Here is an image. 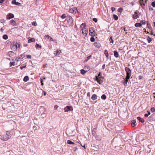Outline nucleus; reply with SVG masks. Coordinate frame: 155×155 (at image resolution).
Segmentation results:
<instances>
[{
  "mask_svg": "<svg viewBox=\"0 0 155 155\" xmlns=\"http://www.w3.org/2000/svg\"><path fill=\"white\" fill-rule=\"evenodd\" d=\"M123 8H118L117 10V11L119 12H121L123 11Z\"/></svg>",
  "mask_w": 155,
  "mask_h": 155,
  "instance_id": "obj_37",
  "label": "nucleus"
},
{
  "mask_svg": "<svg viewBox=\"0 0 155 155\" xmlns=\"http://www.w3.org/2000/svg\"><path fill=\"white\" fill-rule=\"evenodd\" d=\"M90 40L92 42H93L94 41L95 39L94 38V37L92 36V37L91 38Z\"/></svg>",
  "mask_w": 155,
  "mask_h": 155,
  "instance_id": "obj_40",
  "label": "nucleus"
},
{
  "mask_svg": "<svg viewBox=\"0 0 155 155\" xmlns=\"http://www.w3.org/2000/svg\"><path fill=\"white\" fill-rule=\"evenodd\" d=\"M0 31L1 32H3L4 31V29L2 28L0 29Z\"/></svg>",
  "mask_w": 155,
  "mask_h": 155,
  "instance_id": "obj_59",
  "label": "nucleus"
},
{
  "mask_svg": "<svg viewBox=\"0 0 155 155\" xmlns=\"http://www.w3.org/2000/svg\"><path fill=\"white\" fill-rule=\"evenodd\" d=\"M5 21V20L4 19H2L0 20V22L2 23H4Z\"/></svg>",
  "mask_w": 155,
  "mask_h": 155,
  "instance_id": "obj_47",
  "label": "nucleus"
},
{
  "mask_svg": "<svg viewBox=\"0 0 155 155\" xmlns=\"http://www.w3.org/2000/svg\"><path fill=\"white\" fill-rule=\"evenodd\" d=\"M29 79V78L27 76H26L25 77H24L23 79V81L25 82H27L28 81Z\"/></svg>",
  "mask_w": 155,
  "mask_h": 155,
  "instance_id": "obj_22",
  "label": "nucleus"
},
{
  "mask_svg": "<svg viewBox=\"0 0 155 155\" xmlns=\"http://www.w3.org/2000/svg\"><path fill=\"white\" fill-rule=\"evenodd\" d=\"M101 98L103 100H105L106 98V97L105 94H103L101 96Z\"/></svg>",
  "mask_w": 155,
  "mask_h": 155,
  "instance_id": "obj_32",
  "label": "nucleus"
},
{
  "mask_svg": "<svg viewBox=\"0 0 155 155\" xmlns=\"http://www.w3.org/2000/svg\"><path fill=\"white\" fill-rule=\"evenodd\" d=\"M145 21L143 20H142L140 21V23L141 24V25H145Z\"/></svg>",
  "mask_w": 155,
  "mask_h": 155,
  "instance_id": "obj_41",
  "label": "nucleus"
},
{
  "mask_svg": "<svg viewBox=\"0 0 155 155\" xmlns=\"http://www.w3.org/2000/svg\"><path fill=\"white\" fill-rule=\"evenodd\" d=\"M91 55L90 56H88L87 57V59H90L91 58Z\"/></svg>",
  "mask_w": 155,
  "mask_h": 155,
  "instance_id": "obj_56",
  "label": "nucleus"
},
{
  "mask_svg": "<svg viewBox=\"0 0 155 155\" xmlns=\"http://www.w3.org/2000/svg\"><path fill=\"white\" fill-rule=\"evenodd\" d=\"M21 58L20 57H17V58H15V61H19L20 60V59H21Z\"/></svg>",
  "mask_w": 155,
  "mask_h": 155,
  "instance_id": "obj_42",
  "label": "nucleus"
},
{
  "mask_svg": "<svg viewBox=\"0 0 155 155\" xmlns=\"http://www.w3.org/2000/svg\"><path fill=\"white\" fill-rule=\"evenodd\" d=\"M32 25H34V26H37V22H36V21H33L32 23Z\"/></svg>",
  "mask_w": 155,
  "mask_h": 155,
  "instance_id": "obj_43",
  "label": "nucleus"
},
{
  "mask_svg": "<svg viewBox=\"0 0 155 155\" xmlns=\"http://www.w3.org/2000/svg\"><path fill=\"white\" fill-rule=\"evenodd\" d=\"M91 98L92 100L94 101L97 99V96L96 94H94L92 96Z\"/></svg>",
  "mask_w": 155,
  "mask_h": 155,
  "instance_id": "obj_13",
  "label": "nucleus"
},
{
  "mask_svg": "<svg viewBox=\"0 0 155 155\" xmlns=\"http://www.w3.org/2000/svg\"><path fill=\"white\" fill-rule=\"evenodd\" d=\"M14 15L11 13H9L6 16V18L8 19H10L12 18H13L14 17Z\"/></svg>",
  "mask_w": 155,
  "mask_h": 155,
  "instance_id": "obj_6",
  "label": "nucleus"
},
{
  "mask_svg": "<svg viewBox=\"0 0 155 155\" xmlns=\"http://www.w3.org/2000/svg\"><path fill=\"white\" fill-rule=\"evenodd\" d=\"M125 70L126 73V77L130 78L131 75V70L127 67H126Z\"/></svg>",
  "mask_w": 155,
  "mask_h": 155,
  "instance_id": "obj_1",
  "label": "nucleus"
},
{
  "mask_svg": "<svg viewBox=\"0 0 155 155\" xmlns=\"http://www.w3.org/2000/svg\"><path fill=\"white\" fill-rule=\"evenodd\" d=\"M93 20L95 22H97V19L96 18H94L93 19Z\"/></svg>",
  "mask_w": 155,
  "mask_h": 155,
  "instance_id": "obj_46",
  "label": "nucleus"
},
{
  "mask_svg": "<svg viewBox=\"0 0 155 155\" xmlns=\"http://www.w3.org/2000/svg\"><path fill=\"white\" fill-rule=\"evenodd\" d=\"M136 122V121L135 120H132L131 122V124L132 126L133 127H134L136 125L135 123Z\"/></svg>",
  "mask_w": 155,
  "mask_h": 155,
  "instance_id": "obj_17",
  "label": "nucleus"
},
{
  "mask_svg": "<svg viewBox=\"0 0 155 155\" xmlns=\"http://www.w3.org/2000/svg\"><path fill=\"white\" fill-rule=\"evenodd\" d=\"M123 79L124 80V81L123 82V84L124 86H126L127 83L128 81V80L130 78L126 77L125 78H123Z\"/></svg>",
  "mask_w": 155,
  "mask_h": 155,
  "instance_id": "obj_9",
  "label": "nucleus"
},
{
  "mask_svg": "<svg viewBox=\"0 0 155 155\" xmlns=\"http://www.w3.org/2000/svg\"><path fill=\"white\" fill-rule=\"evenodd\" d=\"M20 56L21 57H25V56H24V54H21L20 55Z\"/></svg>",
  "mask_w": 155,
  "mask_h": 155,
  "instance_id": "obj_64",
  "label": "nucleus"
},
{
  "mask_svg": "<svg viewBox=\"0 0 155 155\" xmlns=\"http://www.w3.org/2000/svg\"><path fill=\"white\" fill-rule=\"evenodd\" d=\"M147 40L148 41V43H150L152 41V39L150 38L149 36H148L147 38Z\"/></svg>",
  "mask_w": 155,
  "mask_h": 155,
  "instance_id": "obj_29",
  "label": "nucleus"
},
{
  "mask_svg": "<svg viewBox=\"0 0 155 155\" xmlns=\"http://www.w3.org/2000/svg\"><path fill=\"white\" fill-rule=\"evenodd\" d=\"M77 11H78L77 10V8H71L69 11V12L71 13H75Z\"/></svg>",
  "mask_w": 155,
  "mask_h": 155,
  "instance_id": "obj_10",
  "label": "nucleus"
},
{
  "mask_svg": "<svg viewBox=\"0 0 155 155\" xmlns=\"http://www.w3.org/2000/svg\"><path fill=\"white\" fill-rule=\"evenodd\" d=\"M73 110V108L71 106H67L64 109L65 112H68L69 111H72Z\"/></svg>",
  "mask_w": 155,
  "mask_h": 155,
  "instance_id": "obj_3",
  "label": "nucleus"
},
{
  "mask_svg": "<svg viewBox=\"0 0 155 155\" xmlns=\"http://www.w3.org/2000/svg\"><path fill=\"white\" fill-rule=\"evenodd\" d=\"M20 44H17V48H20Z\"/></svg>",
  "mask_w": 155,
  "mask_h": 155,
  "instance_id": "obj_54",
  "label": "nucleus"
},
{
  "mask_svg": "<svg viewBox=\"0 0 155 155\" xmlns=\"http://www.w3.org/2000/svg\"><path fill=\"white\" fill-rule=\"evenodd\" d=\"M66 17V15L64 14H63L61 16V18L63 19L65 18Z\"/></svg>",
  "mask_w": 155,
  "mask_h": 155,
  "instance_id": "obj_39",
  "label": "nucleus"
},
{
  "mask_svg": "<svg viewBox=\"0 0 155 155\" xmlns=\"http://www.w3.org/2000/svg\"><path fill=\"white\" fill-rule=\"evenodd\" d=\"M100 78L98 77L97 76H96V81H97V82L100 84H101V79H99Z\"/></svg>",
  "mask_w": 155,
  "mask_h": 155,
  "instance_id": "obj_15",
  "label": "nucleus"
},
{
  "mask_svg": "<svg viewBox=\"0 0 155 155\" xmlns=\"http://www.w3.org/2000/svg\"><path fill=\"white\" fill-rule=\"evenodd\" d=\"M6 134L8 136H10L12 135V132L10 131H8L6 132Z\"/></svg>",
  "mask_w": 155,
  "mask_h": 155,
  "instance_id": "obj_25",
  "label": "nucleus"
},
{
  "mask_svg": "<svg viewBox=\"0 0 155 155\" xmlns=\"http://www.w3.org/2000/svg\"><path fill=\"white\" fill-rule=\"evenodd\" d=\"M67 20L69 23H72L73 21V20L72 17L70 16H68L67 17Z\"/></svg>",
  "mask_w": 155,
  "mask_h": 155,
  "instance_id": "obj_7",
  "label": "nucleus"
},
{
  "mask_svg": "<svg viewBox=\"0 0 155 155\" xmlns=\"http://www.w3.org/2000/svg\"><path fill=\"white\" fill-rule=\"evenodd\" d=\"M148 114H144V116L145 117H148Z\"/></svg>",
  "mask_w": 155,
  "mask_h": 155,
  "instance_id": "obj_57",
  "label": "nucleus"
},
{
  "mask_svg": "<svg viewBox=\"0 0 155 155\" xmlns=\"http://www.w3.org/2000/svg\"><path fill=\"white\" fill-rule=\"evenodd\" d=\"M11 49L13 51L16 50L17 48V44L15 42H12L11 45Z\"/></svg>",
  "mask_w": 155,
  "mask_h": 155,
  "instance_id": "obj_2",
  "label": "nucleus"
},
{
  "mask_svg": "<svg viewBox=\"0 0 155 155\" xmlns=\"http://www.w3.org/2000/svg\"><path fill=\"white\" fill-rule=\"evenodd\" d=\"M86 25L85 23H82L80 27L81 28V29H83L84 28H85Z\"/></svg>",
  "mask_w": 155,
  "mask_h": 155,
  "instance_id": "obj_27",
  "label": "nucleus"
},
{
  "mask_svg": "<svg viewBox=\"0 0 155 155\" xmlns=\"http://www.w3.org/2000/svg\"><path fill=\"white\" fill-rule=\"evenodd\" d=\"M94 45L97 48H100L101 46V45L99 43L95 42Z\"/></svg>",
  "mask_w": 155,
  "mask_h": 155,
  "instance_id": "obj_16",
  "label": "nucleus"
},
{
  "mask_svg": "<svg viewBox=\"0 0 155 155\" xmlns=\"http://www.w3.org/2000/svg\"><path fill=\"white\" fill-rule=\"evenodd\" d=\"M138 18H139V16L137 15L134 14L133 16V18L134 19H137Z\"/></svg>",
  "mask_w": 155,
  "mask_h": 155,
  "instance_id": "obj_30",
  "label": "nucleus"
},
{
  "mask_svg": "<svg viewBox=\"0 0 155 155\" xmlns=\"http://www.w3.org/2000/svg\"><path fill=\"white\" fill-rule=\"evenodd\" d=\"M77 148L76 147H74L73 148V150L74 151H75L77 150Z\"/></svg>",
  "mask_w": 155,
  "mask_h": 155,
  "instance_id": "obj_53",
  "label": "nucleus"
},
{
  "mask_svg": "<svg viewBox=\"0 0 155 155\" xmlns=\"http://www.w3.org/2000/svg\"><path fill=\"white\" fill-rule=\"evenodd\" d=\"M3 38L5 40H7L8 39V36L6 35H4L3 36Z\"/></svg>",
  "mask_w": 155,
  "mask_h": 155,
  "instance_id": "obj_31",
  "label": "nucleus"
},
{
  "mask_svg": "<svg viewBox=\"0 0 155 155\" xmlns=\"http://www.w3.org/2000/svg\"><path fill=\"white\" fill-rule=\"evenodd\" d=\"M35 41V40L34 38H31L28 40V42L31 43V42H34Z\"/></svg>",
  "mask_w": 155,
  "mask_h": 155,
  "instance_id": "obj_23",
  "label": "nucleus"
},
{
  "mask_svg": "<svg viewBox=\"0 0 155 155\" xmlns=\"http://www.w3.org/2000/svg\"><path fill=\"white\" fill-rule=\"evenodd\" d=\"M94 28H90L89 29V35L90 36L94 37L95 35V33Z\"/></svg>",
  "mask_w": 155,
  "mask_h": 155,
  "instance_id": "obj_4",
  "label": "nucleus"
},
{
  "mask_svg": "<svg viewBox=\"0 0 155 155\" xmlns=\"http://www.w3.org/2000/svg\"><path fill=\"white\" fill-rule=\"evenodd\" d=\"M10 21L11 24L13 26H15L16 25V23L14 20H11Z\"/></svg>",
  "mask_w": 155,
  "mask_h": 155,
  "instance_id": "obj_14",
  "label": "nucleus"
},
{
  "mask_svg": "<svg viewBox=\"0 0 155 155\" xmlns=\"http://www.w3.org/2000/svg\"><path fill=\"white\" fill-rule=\"evenodd\" d=\"M67 143L69 144H74V143L72 142L71 140H67Z\"/></svg>",
  "mask_w": 155,
  "mask_h": 155,
  "instance_id": "obj_28",
  "label": "nucleus"
},
{
  "mask_svg": "<svg viewBox=\"0 0 155 155\" xmlns=\"http://www.w3.org/2000/svg\"><path fill=\"white\" fill-rule=\"evenodd\" d=\"M151 111L152 112H153L155 111V109L154 107H152L151 108Z\"/></svg>",
  "mask_w": 155,
  "mask_h": 155,
  "instance_id": "obj_44",
  "label": "nucleus"
},
{
  "mask_svg": "<svg viewBox=\"0 0 155 155\" xmlns=\"http://www.w3.org/2000/svg\"><path fill=\"white\" fill-rule=\"evenodd\" d=\"M40 82L41 83V85L43 86V85L44 84L43 82V80L42 79H40Z\"/></svg>",
  "mask_w": 155,
  "mask_h": 155,
  "instance_id": "obj_49",
  "label": "nucleus"
},
{
  "mask_svg": "<svg viewBox=\"0 0 155 155\" xmlns=\"http://www.w3.org/2000/svg\"><path fill=\"white\" fill-rule=\"evenodd\" d=\"M115 8H114V7L111 8V10L113 12L114 11H115Z\"/></svg>",
  "mask_w": 155,
  "mask_h": 155,
  "instance_id": "obj_51",
  "label": "nucleus"
},
{
  "mask_svg": "<svg viewBox=\"0 0 155 155\" xmlns=\"http://www.w3.org/2000/svg\"><path fill=\"white\" fill-rule=\"evenodd\" d=\"M114 56L116 58H117L119 56V54L118 52L116 51H114Z\"/></svg>",
  "mask_w": 155,
  "mask_h": 155,
  "instance_id": "obj_19",
  "label": "nucleus"
},
{
  "mask_svg": "<svg viewBox=\"0 0 155 155\" xmlns=\"http://www.w3.org/2000/svg\"><path fill=\"white\" fill-rule=\"evenodd\" d=\"M14 52L12 51H9L8 52V55L10 57H11L13 55Z\"/></svg>",
  "mask_w": 155,
  "mask_h": 155,
  "instance_id": "obj_24",
  "label": "nucleus"
},
{
  "mask_svg": "<svg viewBox=\"0 0 155 155\" xmlns=\"http://www.w3.org/2000/svg\"><path fill=\"white\" fill-rule=\"evenodd\" d=\"M41 45H39V44H36L35 45V47L36 48H41Z\"/></svg>",
  "mask_w": 155,
  "mask_h": 155,
  "instance_id": "obj_36",
  "label": "nucleus"
},
{
  "mask_svg": "<svg viewBox=\"0 0 155 155\" xmlns=\"http://www.w3.org/2000/svg\"><path fill=\"white\" fill-rule=\"evenodd\" d=\"M3 135H0V139H1L2 140V139H3Z\"/></svg>",
  "mask_w": 155,
  "mask_h": 155,
  "instance_id": "obj_58",
  "label": "nucleus"
},
{
  "mask_svg": "<svg viewBox=\"0 0 155 155\" xmlns=\"http://www.w3.org/2000/svg\"><path fill=\"white\" fill-rule=\"evenodd\" d=\"M12 4H15L16 5H17L18 6H21V3H19L18 2H17L16 1V0H13L12 1Z\"/></svg>",
  "mask_w": 155,
  "mask_h": 155,
  "instance_id": "obj_11",
  "label": "nucleus"
},
{
  "mask_svg": "<svg viewBox=\"0 0 155 155\" xmlns=\"http://www.w3.org/2000/svg\"><path fill=\"white\" fill-rule=\"evenodd\" d=\"M135 26L136 27H139L140 28L142 26V25L141 23H136L135 24Z\"/></svg>",
  "mask_w": 155,
  "mask_h": 155,
  "instance_id": "obj_21",
  "label": "nucleus"
},
{
  "mask_svg": "<svg viewBox=\"0 0 155 155\" xmlns=\"http://www.w3.org/2000/svg\"><path fill=\"white\" fill-rule=\"evenodd\" d=\"M44 38L45 39H46L47 40H48V39L49 38L50 41H54L53 39L49 35H45Z\"/></svg>",
  "mask_w": 155,
  "mask_h": 155,
  "instance_id": "obj_8",
  "label": "nucleus"
},
{
  "mask_svg": "<svg viewBox=\"0 0 155 155\" xmlns=\"http://www.w3.org/2000/svg\"><path fill=\"white\" fill-rule=\"evenodd\" d=\"M105 66V64H104L103 65L102 67V69H104Z\"/></svg>",
  "mask_w": 155,
  "mask_h": 155,
  "instance_id": "obj_55",
  "label": "nucleus"
},
{
  "mask_svg": "<svg viewBox=\"0 0 155 155\" xmlns=\"http://www.w3.org/2000/svg\"><path fill=\"white\" fill-rule=\"evenodd\" d=\"M15 63V62H10V66L11 67L12 65H15L14 64Z\"/></svg>",
  "mask_w": 155,
  "mask_h": 155,
  "instance_id": "obj_38",
  "label": "nucleus"
},
{
  "mask_svg": "<svg viewBox=\"0 0 155 155\" xmlns=\"http://www.w3.org/2000/svg\"><path fill=\"white\" fill-rule=\"evenodd\" d=\"M81 30L83 35L85 37H86L88 33V30L86 28H84L81 29Z\"/></svg>",
  "mask_w": 155,
  "mask_h": 155,
  "instance_id": "obj_5",
  "label": "nucleus"
},
{
  "mask_svg": "<svg viewBox=\"0 0 155 155\" xmlns=\"http://www.w3.org/2000/svg\"><path fill=\"white\" fill-rule=\"evenodd\" d=\"M5 137L6 136H5L3 135L2 137L3 139H2V140L4 141H6L8 139V138L7 137Z\"/></svg>",
  "mask_w": 155,
  "mask_h": 155,
  "instance_id": "obj_33",
  "label": "nucleus"
},
{
  "mask_svg": "<svg viewBox=\"0 0 155 155\" xmlns=\"http://www.w3.org/2000/svg\"><path fill=\"white\" fill-rule=\"evenodd\" d=\"M61 52V50L60 49H58L57 50L54 52V54L57 55H59Z\"/></svg>",
  "mask_w": 155,
  "mask_h": 155,
  "instance_id": "obj_12",
  "label": "nucleus"
},
{
  "mask_svg": "<svg viewBox=\"0 0 155 155\" xmlns=\"http://www.w3.org/2000/svg\"><path fill=\"white\" fill-rule=\"evenodd\" d=\"M109 40L110 41V43H113L114 42V41L112 38V36L110 37V38L109 39Z\"/></svg>",
  "mask_w": 155,
  "mask_h": 155,
  "instance_id": "obj_35",
  "label": "nucleus"
},
{
  "mask_svg": "<svg viewBox=\"0 0 155 155\" xmlns=\"http://www.w3.org/2000/svg\"><path fill=\"white\" fill-rule=\"evenodd\" d=\"M137 119L141 123H143L144 122V120L142 119L140 117H138L137 118Z\"/></svg>",
  "mask_w": 155,
  "mask_h": 155,
  "instance_id": "obj_18",
  "label": "nucleus"
},
{
  "mask_svg": "<svg viewBox=\"0 0 155 155\" xmlns=\"http://www.w3.org/2000/svg\"><path fill=\"white\" fill-rule=\"evenodd\" d=\"M143 78V76L140 75L139 76V79L140 80L142 79Z\"/></svg>",
  "mask_w": 155,
  "mask_h": 155,
  "instance_id": "obj_52",
  "label": "nucleus"
},
{
  "mask_svg": "<svg viewBox=\"0 0 155 155\" xmlns=\"http://www.w3.org/2000/svg\"><path fill=\"white\" fill-rule=\"evenodd\" d=\"M4 0H0V3H2L3 2Z\"/></svg>",
  "mask_w": 155,
  "mask_h": 155,
  "instance_id": "obj_61",
  "label": "nucleus"
},
{
  "mask_svg": "<svg viewBox=\"0 0 155 155\" xmlns=\"http://www.w3.org/2000/svg\"><path fill=\"white\" fill-rule=\"evenodd\" d=\"M104 54L105 55L106 57L107 58V59H108V51L107 50H104Z\"/></svg>",
  "mask_w": 155,
  "mask_h": 155,
  "instance_id": "obj_20",
  "label": "nucleus"
},
{
  "mask_svg": "<svg viewBox=\"0 0 155 155\" xmlns=\"http://www.w3.org/2000/svg\"><path fill=\"white\" fill-rule=\"evenodd\" d=\"M26 65H25V66H21V67H20V68H21V69H23V68H26Z\"/></svg>",
  "mask_w": 155,
  "mask_h": 155,
  "instance_id": "obj_50",
  "label": "nucleus"
},
{
  "mask_svg": "<svg viewBox=\"0 0 155 155\" xmlns=\"http://www.w3.org/2000/svg\"><path fill=\"white\" fill-rule=\"evenodd\" d=\"M87 95L88 96L90 97V92L87 93Z\"/></svg>",
  "mask_w": 155,
  "mask_h": 155,
  "instance_id": "obj_63",
  "label": "nucleus"
},
{
  "mask_svg": "<svg viewBox=\"0 0 155 155\" xmlns=\"http://www.w3.org/2000/svg\"><path fill=\"white\" fill-rule=\"evenodd\" d=\"M26 57L28 58H31V56L30 55H26Z\"/></svg>",
  "mask_w": 155,
  "mask_h": 155,
  "instance_id": "obj_48",
  "label": "nucleus"
},
{
  "mask_svg": "<svg viewBox=\"0 0 155 155\" xmlns=\"http://www.w3.org/2000/svg\"><path fill=\"white\" fill-rule=\"evenodd\" d=\"M113 18L115 20H117L118 19L117 16L115 14L113 15Z\"/></svg>",
  "mask_w": 155,
  "mask_h": 155,
  "instance_id": "obj_26",
  "label": "nucleus"
},
{
  "mask_svg": "<svg viewBox=\"0 0 155 155\" xmlns=\"http://www.w3.org/2000/svg\"><path fill=\"white\" fill-rule=\"evenodd\" d=\"M151 5L153 7H155V2H153L151 3Z\"/></svg>",
  "mask_w": 155,
  "mask_h": 155,
  "instance_id": "obj_45",
  "label": "nucleus"
},
{
  "mask_svg": "<svg viewBox=\"0 0 155 155\" xmlns=\"http://www.w3.org/2000/svg\"><path fill=\"white\" fill-rule=\"evenodd\" d=\"M81 72L83 74H84L86 72V71L84 69H81Z\"/></svg>",
  "mask_w": 155,
  "mask_h": 155,
  "instance_id": "obj_34",
  "label": "nucleus"
},
{
  "mask_svg": "<svg viewBox=\"0 0 155 155\" xmlns=\"http://www.w3.org/2000/svg\"><path fill=\"white\" fill-rule=\"evenodd\" d=\"M138 12L137 11H136L135 12H134V14H136V15H137V14H138Z\"/></svg>",
  "mask_w": 155,
  "mask_h": 155,
  "instance_id": "obj_62",
  "label": "nucleus"
},
{
  "mask_svg": "<svg viewBox=\"0 0 155 155\" xmlns=\"http://www.w3.org/2000/svg\"><path fill=\"white\" fill-rule=\"evenodd\" d=\"M149 9H150V10H151V11H152L153 10V8L152 7H151L150 6V7Z\"/></svg>",
  "mask_w": 155,
  "mask_h": 155,
  "instance_id": "obj_60",
  "label": "nucleus"
}]
</instances>
